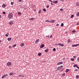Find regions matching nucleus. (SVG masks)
Masks as SVG:
<instances>
[{
  "instance_id": "3",
  "label": "nucleus",
  "mask_w": 79,
  "mask_h": 79,
  "mask_svg": "<svg viewBox=\"0 0 79 79\" xmlns=\"http://www.w3.org/2000/svg\"><path fill=\"white\" fill-rule=\"evenodd\" d=\"M79 44H73L72 46V47H77V46H79Z\"/></svg>"
},
{
  "instance_id": "50",
  "label": "nucleus",
  "mask_w": 79,
  "mask_h": 79,
  "mask_svg": "<svg viewBox=\"0 0 79 79\" xmlns=\"http://www.w3.org/2000/svg\"><path fill=\"white\" fill-rule=\"evenodd\" d=\"M60 1H61V2H64V0H60Z\"/></svg>"
},
{
  "instance_id": "21",
  "label": "nucleus",
  "mask_w": 79,
  "mask_h": 79,
  "mask_svg": "<svg viewBox=\"0 0 79 79\" xmlns=\"http://www.w3.org/2000/svg\"><path fill=\"white\" fill-rule=\"evenodd\" d=\"M34 19V18H32L29 19V20H30V21H32Z\"/></svg>"
},
{
  "instance_id": "27",
  "label": "nucleus",
  "mask_w": 79,
  "mask_h": 79,
  "mask_svg": "<svg viewBox=\"0 0 79 79\" xmlns=\"http://www.w3.org/2000/svg\"><path fill=\"white\" fill-rule=\"evenodd\" d=\"M41 13V10H40L38 11V13H39V14H40Z\"/></svg>"
},
{
  "instance_id": "57",
  "label": "nucleus",
  "mask_w": 79,
  "mask_h": 79,
  "mask_svg": "<svg viewBox=\"0 0 79 79\" xmlns=\"http://www.w3.org/2000/svg\"><path fill=\"white\" fill-rule=\"evenodd\" d=\"M2 18V15H0V18Z\"/></svg>"
},
{
  "instance_id": "58",
  "label": "nucleus",
  "mask_w": 79,
  "mask_h": 79,
  "mask_svg": "<svg viewBox=\"0 0 79 79\" xmlns=\"http://www.w3.org/2000/svg\"><path fill=\"white\" fill-rule=\"evenodd\" d=\"M56 45H58V44H56Z\"/></svg>"
},
{
  "instance_id": "14",
  "label": "nucleus",
  "mask_w": 79,
  "mask_h": 79,
  "mask_svg": "<svg viewBox=\"0 0 79 79\" xmlns=\"http://www.w3.org/2000/svg\"><path fill=\"white\" fill-rule=\"evenodd\" d=\"M8 41H10L11 40V38H8L7 39Z\"/></svg>"
},
{
  "instance_id": "4",
  "label": "nucleus",
  "mask_w": 79,
  "mask_h": 79,
  "mask_svg": "<svg viewBox=\"0 0 79 79\" xmlns=\"http://www.w3.org/2000/svg\"><path fill=\"white\" fill-rule=\"evenodd\" d=\"M11 64V62H9L7 63V65L8 66H10Z\"/></svg>"
},
{
  "instance_id": "53",
  "label": "nucleus",
  "mask_w": 79,
  "mask_h": 79,
  "mask_svg": "<svg viewBox=\"0 0 79 79\" xmlns=\"http://www.w3.org/2000/svg\"><path fill=\"white\" fill-rule=\"evenodd\" d=\"M77 25H79V23H77Z\"/></svg>"
},
{
  "instance_id": "41",
  "label": "nucleus",
  "mask_w": 79,
  "mask_h": 79,
  "mask_svg": "<svg viewBox=\"0 0 79 79\" xmlns=\"http://www.w3.org/2000/svg\"><path fill=\"white\" fill-rule=\"evenodd\" d=\"M64 44L61 43V46L62 47H63V46H64Z\"/></svg>"
},
{
  "instance_id": "1",
  "label": "nucleus",
  "mask_w": 79,
  "mask_h": 79,
  "mask_svg": "<svg viewBox=\"0 0 79 79\" xmlns=\"http://www.w3.org/2000/svg\"><path fill=\"white\" fill-rule=\"evenodd\" d=\"M13 13H9L8 15V18H13Z\"/></svg>"
},
{
  "instance_id": "22",
  "label": "nucleus",
  "mask_w": 79,
  "mask_h": 79,
  "mask_svg": "<svg viewBox=\"0 0 79 79\" xmlns=\"http://www.w3.org/2000/svg\"><path fill=\"white\" fill-rule=\"evenodd\" d=\"M77 66H78L76 64H74L73 65V67H74V68H75V67H76V68H77Z\"/></svg>"
},
{
  "instance_id": "16",
  "label": "nucleus",
  "mask_w": 79,
  "mask_h": 79,
  "mask_svg": "<svg viewBox=\"0 0 79 79\" xmlns=\"http://www.w3.org/2000/svg\"><path fill=\"white\" fill-rule=\"evenodd\" d=\"M45 52H48V49L47 48V49L45 50Z\"/></svg>"
},
{
  "instance_id": "43",
  "label": "nucleus",
  "mask_w": 79,
  "mask_h": 79,
  "mask_svg": "<svg viewBox=\"0 0 79 79\" xmlns=\"http://www.w3.org/2000/svg\"><path fill=\"white\" fill-rule=\"evenodd\" d=\"M78 71V70H77V69H75L74 70V71Z\"/></svg>"
},
{
  "instance_id": "15",
  "label": "nucleus",
  "mask_w": 79,
  "mask_h": 79,
  "mask_svg": "<svg viewBox=\"0 0 79 79\" xmlns=\"http://www.w3.org/2000/svg\"><path fill=\"white\" fill-rule=\"evenodd\" d=\"M55 22V20H52L51 22V23H53Z\"/></svg>"
},
{
  "instance_id": "18",
  "label": "nucleus",
  "mask_w": 79,
  "mask_h": 79,
  "mask_svg": "<svg viewBox=\"0 0 79 79\" xmlns=\"http://www.w3.org/2000/svg\"><path fill=\"white\" fill-rule=\"evenodd\" d=\"M76 15L77 16H79V11L77 12V13L76 14Z\"/></svg>"
},
{
  "instance_id": "36",
  "label": "nucleus",
  "mask_w": 79,
  "mask_h": 79,
  "mask_svg": "<svg viewBox=\"0 0 79 79\" xmlns=\"http://www.w3.org/2000/svg\"><path fill=\"white\" fill-rule=\"evenodd\" d=\"M53 51H54V52H55V51H56V48H54L53 49Z\"/></svg>"
},
{
  "instance_id": "17",
  "label": "nucleus",
  "mask_w": 79,
  "mask_h": 79,
  "mask_svg": "<svg viewBox=\"0 0 79 79\" xmlns=\"http://www.w3.org/2000/svg\"><path fill=\"white\" fill-rule=\"evenodd\" d=\"M45 21H46V22H47V23H50V22H51V21L49 20H46Z\"/></svg>"
},
{
  "instance_id": "49",
  "label": "nucleus",
  "mask_w": 79,
  "mask_h": 79,
  "mask_svg": "<svg viewBox=\"0 0 79 79\" xmlns=\"http://www.w3.org/2000/svg\"><path fill=\"white\" fill-rule=\"evenodd\" d=\"M53 37V36L52 35H51V36H50V38H52Z\"/></svg>"
},
{
  "instance_id": "42",
  "label": "nucleus",
  "mask_w": 79,
  "mask_h": 79,
  "mask_svg": "<svg viewBox=\"0 0 79 79\" xmlns=\"http://www.w3.org/2000/svg\"><path fill=\"white\" fill-rule=\"evenodd\" d=\"M16 44H14L13 46V47H16Z\"/></svg>"
},
{
  "instance_id": "20",
  "label": "nucleus",
  "mask_w": 79,
  "mask_h": 79,
  "mask_svg": "<svg viewBox=\"0 0 79 79\" xmlns=\"http://www.w3.org/2000/svg\"><path fill=\"white\" fill-rule=\"evenodd\" d=\"M69 71V69H66L65 72L66 73H67V72H68V71Z\"/></svg>"
},
{
  "instance_id": "33",
  "label": "nucleus",
  "mask_w": 79,
  "mask_h": 79,
  "mask_svg": "<svg viewBox=\"0 0 79 79\" xmlns=\"http://www.w3.org/2000/svg\"><path fill=\"white\" fill-rule=\"evenodd\" d=\"M79 4V3L77 2L76 4V5L77 6Z\"/></svg>"
},
{
  "instance_id": "24",
  "label": "nucleus",
  "mask_w": 79,
  "mask_h": 79,
  "mask_svg": "<svg viewBox=\"0 0 79 79\" xmlns=\"http://www.w3.org/2000/svg\"><path fill=\"white\" fill-rule=\"evenodd\" d=\"M43 10L44 12H46V9L45 8H44Z\"/></svg>"
},
{
  "instance_id": "59",
  "label": "nucleus",
  "mask_w": 79,
  "mask_h": 79,
  "mask_svg": "<svg viewBox=\"0 0 79 79\" xmlns=\"http://www.w3.org/2000/svg\"><path fill=\"white\" fill-rule=\"evenodd\" d=\"M77 6H78L79 7V4Z\"/></svg>"
},
{
  "instance_id": "10",
  "label": "nucleus",
  "mask_w": 79,
  "mask_h": 79,
  "mask_svg": "<svg viewBox=\"0 0 79 79\" xmlns=\"http://www.w3.org/2000/svg\"><path fill=\"white\" fill-rule=\"evenodd\" d=\"M52 3H55L56 4V3H58V1H52Z\"/></svg>"
},
{
  "instance_id": "39",
  "label": "nucleus",
  "mask_w": 79,
  "mask_h": 79,
  "mask_svg": "<svg viewBox=\"0 0 79 79\" xmlns=\"http://www.w3.org/2000/svg\"><path fill=\"white\" fill-rule=\"evenodd\" d=\"M11 4L12 5H13V4H14V2H11Z\"/></svg>"
},
{
  "instance_id": "29",
  "label": "nucleus",
  "mask_w": 79,
  "mask_h": 79,
  "mask_svg": "<svg viewBox=\"0 0 79 79\" xmlns=\"http://www.w3.org/2000/svg\"><path fill=\"white\" fill-rule=\"evenodd\" d=\"M41 55H42V53H38V56H41Z\"/></svg>"
},
{
  "instance_id": "30",
  "label": "nucleus",
  "mask_w": 79,
  "mask_h": 79,
  "mask_svg": "<svg viewBox=\"0 0 79 79\" xmlns=\"http://www.w3.org/2000/svg\"><path fill=\"white\" fill-rule=\"evenodd\" d=\"M9 75H10V76H12V75H13V73H10L9 74Z\"/></svg>"
},
{
  "instance_id": "60",
  "label": "nucleus",
  "mask_w": 79,
  "mask_h": 79,
  "mask_svg": "<svg viewBox=\"0 0 79 79\" xmlns=\"http://www.w3.org/2000/svg\"><path fill=\"white\" fill-rule=\"evenodd\" d=\"M2 42V41H0V42Z\"/></svg>"
},
{
  "instance_id": "19",
  "label": "nucleus",
  "mask_w": 79,
  "mask_h": 79,
  "mask_svg": "<svg viewBox=\"0 0 79 79\" xmlns=\"http://www.w3.org/2000/svg\"><path fill=\"white\" fill-rule=\"evenodd\" d=\"M18 15H22L21 13V12H19L18 13Z\"/></svg>"
},
{
  "instance_id": "9",
  "label": "nucleus",
  "mask_w": 79,
  "mask_h": 79,
  "mask_svg": "<svg viewBox=\"0 0 79 79\" xmlns=\"http://www.w3.org/2000/svg\"><path fill=\"white\" fill-rule=\"evenodd\" d=\"M39 41V39H37L35 41V44H37Z\"/></svg>"
},
{
  "instance_id": "23",
  "label": "nucleus",
  "mask_w": 79,
  "mask_h": 79,
  "mask_svg": "<svg viewBox=\"0 0 79 79\" xmlns=\"http://www.w3.org/2000/svg\"><path fill=\"white\" fill-rule=\"evenodd\" d=\"M9 35V34L8 33H7L5 35V36H6V37H8Z\"/></svg>"
},
{
  "instance_id": "25",
  "label": "nucleus",
  "mask_w": 79,
  "mask_h": 79,
  "mask_svg": "<svg viewBox=\"0 0 79 79\" xmlns=\"http://www.w3.org/2000/svg\"><path fill=\"white\" fill-rule=\"evenodd\" d=\"M76 78L78 79L79 77V75H76Z\"/></svg>"
},
{
  "instance_id": "47",
  "label": "nucleus",
  "mask_w": 79,
  "mask_h": 79,
  "mask_svg": "<svg viewBox=\"0 0 79 79\" xmlns=\"http://www.w3.org/2000/svg\"><path fill=\"white\" fill-rule=\"evenodd\" d=\"M76 32V30H73V31H72V32Z\"/></svg>"
},
{
  "instance_id": "46",
  "label": "nucleus",
  "mask_w": 79,
  "mask_h": 79,
  "mask_svg": "<svg viewBox=\"0 0 79 79\" xmlns=\"http://www.w3.org/2000/svg\"><path fill=\"white\" fill-rule=\"evenodd\" d=\"M56 26H59V24H56Z\"/></svg>"
},
{
  "instance_id": "61",
  "label": "nucleus",
  "mask_w": 79,
  "mask_h": 79,
  "mask_svg": "<svg viewBox=\"0 0 79 79\" xmlns=\"http://www.w3.org/2000/svg\"><path fill=\"white\" fill-rule=\"evenodd\" d=\"M48 37V36H46V37Z\"/></svg>"
},
{
  "instance_id": "37",
  "label": "nucleus",
  "mask_w": 79,
  "mask_h": 79,
  "mask_svg": "<svg viewBox=\"0 0 79 79\" xmlns=\"http://www.w3.org/2000/svg\"><path fill=\"white\" fill-rule=\"evenodd\" d=\"M60 10L61 11H63V9H60Z\"/></svg>"
},
{
  "instance_id": "55",
  "label": "nucleus",
  "mask_w": 79,
  "mask_h": 79,
  "mask_svg": "<svg viewBox=\"0 0 79 79\" xmlns=\"http://www.w3.org/2000/svg\"><path fill=\"white\" fill-rule=\"evenodd\" d=\"M44 63H45V62H46V61L45 60H44V61H43Z\"/></svg>"
},
{
  "instance_id": "54",
  "label": "nucleus",
  "mask_w": 79,
  "mask_h": 79,
  "mask_svg": "<svg viewBox=\"0 0 79 79\" xmlns=\"http://www.w3.org/2000/svg\"><path fill=\"white\" fill-rule=\"evenodd\" d=\"M9 48H11V46H9Z\"/></svg>"
},
{
  "instance_id": "38",
  "label": "nucleus",
  "mask_w": 79,
  "mask_h": 79,
  "mask_svg": "<svg viewBox=\"0 0 79 79\" xmlns=\"http://www.w3.org/2000/svg\"><path fill=\"white\" fill-rule=\"evenodd\" d=\"M2 13L3 15H5V14H6V12H3Z\"/></svg>"
},
{
  "instance_id": "52",
  "label": "nucleus",
  "mask_w": 79,
  "mask_h": 79,
  "mask_svg": "<svg viewBox=\"0 0 79 79\" xmlns=\"http://www.w3.org/2000/svg\"><path fill=\"white\" fill-rule=\"evenodd\" d=\"M21 0H19V2H21Z\"/></svg>"
},
{
  "instance_id": "31",
  "label": "nucleus",
  "mask_w": 79,
  "mask_h": 79,
  "mask_svg": "<svg viewBox=\"0 0 79 79\" xmlns=\"http://www.w3.org/2000/svg\"><path fill=\"white\" fill-rule=\"evenodd\" d=\"M63 26H64V24L63 23H62L61 25V27H63Z\"/></svg>"
},
{
  "instance_id": "56",
  "label": "nucleus",
  "mask_w": 79,
  "mask_h": 79,
  "mask_svg": "<svg viewBox=\"0 0 79 79\" xmlns=\"http://www.w3.org/2000/svg\"><path fill=\"white\" fill-rule=\"evenodd\" d=\"M78 61H79V57H78Z\"/></svg>"
},
{
  "instance_id": "32",
  "label": "nucleus",
  "mask_w": 79,
  "mask_h": 79,
  "mask_svg": "<svg viewBox=\"0 0 79 79\" xmlns=\"http://www.w3.org/2000/svg\"><path fill=\"white\" fill-rule=\"evenodd\" d=\"M67 42H68V43H69V42H71V41H70L68 39L67 40Z\"/></svg>"
},
{
  "instance_id": "6",
  "label": "nucleus",
  "mask_w": 79,
  "mask_h": 79,
  "mask_svg": "<svg viewBox=\"0 0 79 79\" xmlns=\"http://www.w3.org/2000/svg\"><path fill=\"white\" fill-rule=\"evenodd\" d=\"M8 76V74H4L2 76V79H3V78H5V77H6V76Z\"/></svg>"
},
{
  "instance_id": "63",
  "label": "nucleus",
  "mask_w": 79,
  "mask_h": 79,
  "mask_svg": "<svg viewBox=\"0 0 79 79\" xmlns=\"http://www.w3.org/2000/svg\"><path fill=\"white\" fill-rule=\"evenodd\" d=\"M78 73H79V72Z\"/></svg>"
},
{
  "instance_id": "13",
  "label": "nucleus",
  "mask_w": 79,
  "mask_h": 79,
  "mask_svg": "<svg viewBox=\"0 0 79 79\" xmlns=\"http://www.w3.org/2000/svg\"><path fill=\"white\" fill-rule=\"evenodd\" d=\"M24 45V43H22L21 44V47H23Z\"/></svg>"
},
{
  "instance_id": "44",
  "label": "nucleus",
  "mask_w": 79,
  "mask_h": 79,
  "mask_svg": "<svg viewBox=\"0 0 79 79\" xmlns=\"http://www.w3.org/2000/svg\"><path fill=\"white\" fill-rule=\"evenodd\" d=\"M47 8H49V5H48L47 6Z\"/></svg>"
},
{
  "instance_id": "12",
  "label": "nucleus",
  "mask_w": 79,
  "mask_h": 79,
  "mask_svg": "<svg viewBox=\"0 0 79 79\" xmlns=\"http://www.w3.org/2000/svg\"><path fill=\"white\" fill-rule=\"evenodd\" d=\"M2 8H5L6 7V5L5 4H3L2 6Z\"/></svg>"
},
{
  "instance_id": "35",
  "label": "nucleus",
  "mask_w": 79,
  "mask_h": 79,
  "mask_svg": "<svg viewBox=\"0 0 79 79\" xmlns=\"http://www.w3.org/2000/svg\"><path fill=\"white\" fill-rule=\"evenodd\" d=\"M58 45H59L60 46H61V43L58 44Z\"/></svg>"
},
{
  "instance_id": "7",
  "label": "nucleus",
  "mask_w": 79,
  "mask_h": 79,
  "mask_svg": "<svg viewBox=\"0 0 79 79\" xmlns=\"http://www.w3.org/2000/svg\"><path fill=\"white\" fill-rule=\"evenodd\" d=\"M45 47V45L44 44H42L41 46H40V48H44Z\"/></svg>"
},
{
  "instance_id": "26",
  "label": "nucleus",
  "mask_w": 79,
  "mask_h": 79,
  "mask_svg": "<svg viewBox=\"0 0 79 79\" xmlns=\"http://www.w3.org/2000/svg\"><path fill=\"white\" fill-rule=\"evenodd\" d=\"M70 60H71V61H74V58H71Z\"/></svg>"
},
{
  "instance_id": "28",
  "label": "nucleus",
  "mask_w": 79,
  "mask_h": 79,
  "mask_svg": "<svg viewBox=\"0 0 79 79\" xmlns=\"http://www.w3.org/2000/svg\"><path fill=\"white\" fill-rule=\"evenodd\" d=\"M73 17H74V15H71V16H70V18H73Z\"/></svg>"
},
{
  "instance_id": "8",
  "label": "nucleus",
  "mask_w": 79,
  "mask_h": 79,
  "mask_svg": "<svg viewBox=\"0 0 79 79\" xmlns=\"http://www.w3.org/2000/svg\"><path fill=\"white\" fill-rule=\"evenodd\" d=\"M9 23V24H10V25H12V24H13V21L11 20L10 21Z\"/></svg>"
},
{
  "instance_id": "48",
  "label": "nucleus",
  "mask_w": 79,
  "mask_h": 79,
  "mask_svg": "<svg viewBox=\"0 0 79 79\" xmlns=\"http://www.w3.org/2000/svg\"><path fill=\"white\" fill-rule=\"evenodd\" d=\"M49 2H52L53 1H52V0H49Z\"/></svg>"
},
{
  "instance_id": "40",
  "label": "nucleus",
  "mask_w": 79,
  "mask_h": 79,
  "mask_svg": "<svg viewBox=\"0 0 79 79\" xmlns=\"http://www.w3.org/2000/svg\"><path fill=\"white\" fill-rule=\"evenodd\" d=\"M51 4L52 5H55V4L52 3V2H51Z\"/></svg>"
},
{
  "instance_id": "5",
  "label": "nucleus",
  "mask_w": 79,
  "mask_h": 79,
  "mask_svg": "<svg viewBox=\"0 0 79 79\" xmlns=\"http://www.w3.org/2000/svg\"><path fill=\"white\" fill-rule=\"evenodd\" d=\"M63 64V62H60L57 63V65H60V64Z\"/></svg>"
},
{
  "instance_id": "62",
  "label": "nucleus",
  "mask_w": 79,
  "mask_h": 79,
  "mask_svg": "<svg viewBox=\"0 0 79 79\" xmlns=\"http://www.w3.org/2000/svg\"><path fill=\"white\" fill-rule=\"evenodd\" d=\"M48 38H49V36L48 37Z\"/></svg>"
},
{
  "instance_id": "2",
  "label": "nucleus",
  "mask_w": 79,
  "mask_h": 79,
  "mask_svg": "<svg viewBox=\"0 0 79 79\" xmlns=\"http://www.w3.org/2000/svg\"><path fill=\"white\" fill-rule=\"evenodd\" d=\"M63 66V65H61L58 67L57 69V71H60L62 68V67Z\"/></svg>"
},
{
  "instance_id": "34",
  "label": "nucleus",
  "mask_w": 79,
  "mask_h": 79,
  "mask_svg": "<svg viewBox=\"0 0 79 79\" xmlns=\"http://www.w3.org/2000/svg\"><path fill=\"white\" fill-rule=\"evenodd\" d=\"M24 8L25 9V10H26L27 9V7H26V6H25L24 7Z\"/></svg>"
},
{
  "instance_id": "11",
  "label": "nucleus",
  "mask_w": 79,
  "mask_h": 79,
  "mask_svg": "<svg viewBox=\"0 0 79 79\" xmlns=\"http://www.w3.org/2000/svg\"><path fill=\"white\" fill-rule=\"evenodd\" d=\"M19 77H24V75H23V74H21V75H19Z\"/></svg>"
},
{
  "instance_id": "51",
  "label": "nucleus",
  "mask_w": 79,
  "mask_h": 79,
  "mask_svg": "<svg viewBox=\"0 0 79 79\" xmlns=\"http://www.w3.org/2000/svg\"><path fill=\"white\" fill-rule=\"evenodd\" d=\"M73 58H76V56H73Z\"/></svg>"
},
{
  "instance_id": "45",
  "label": "nucleus",
  "mask_w": 79,
  "mask_h": 79,
  "mask_svg": "<svg viewBox=\"0 0 79 79\" xmlns=\"http://www.w3.org/2000/svg\"><path fill=\"white\" fill-rule=\"evenodd\" d=\"M64 75H65V73H64L62 75V76H64Z\"/></svg>"
}]
</instances>
